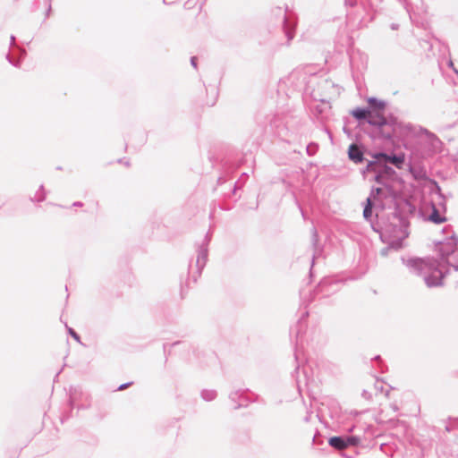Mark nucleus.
Segmentation results:
<instances>
[{
	"instance_id": "11",
	"label": "nucleus",
	"mask_w": 458,
	"mask_h": 458,
	"mask_svg": "<svg viewBox=\"0 0 458 458\" xmlns=\"http://www.w3.org/2000/svg\"><path fill=\"white\" fill-rule=\"evenodd\" d=\"M394 132V129H391V130H386V131H383V135L386 137V138H390L391 135L393 134Z\"/></svg>"
},
{
	"instance_id": "14",
	"label": "nucleus",
	"mask_w": 458,
	"mask_h": 458,
	"mask_svg": "<svg viewBox=\"0 0 458 458\" xmlns=\"http://www.w3.org/2000/svg\"><path fill=\"white\" fill-rule=\"evenodd\" d=\"M131 384H124V385H121L119 387H118V390H123L125 389L128 386H130Z\"/></svg>"
},
{
	"instance_id": "8",
	"label": "nucleus",
	"mask_w": 458,
	"mask_h": 458,
	"mask_svg": "<svg viewBox=\"0 0 458 458\" xmlns=\"http://www.w3.org/2000/svg\"><path fill=\"white\" fill-rule=\"evenodd\" d=\"M351 114L353 117H355L358 120L364 119V118L368 119L369 109L365 110V109H361V108H356V109L352 110Z\"/></svg>"
},
{
	"instance_id": "1",
	"label": "nucleus",
	"mask_w": 458,
	"mask_h": 458,
	"mask_svg": "<svg viewBox=\"0 0 458 458\" xmlns=\"http://www.w3.org/2000/svg\"><path fill=\"white\" fill-rule=\"evenodd\" d=\"M368 103L369 106L368 123L379 128L388 126L389 123L384 114L386 109V103L374 98H369L368 99Z\"/></svg>"
},
{
	"instance_id": "7",
	"label": "nucleus",
	"mask_w": 458,
	"mask_h": 458,
	"mask_svg": "<svg viewBox=\"0 0 458 458\" xmlns=\"http://www.w3.org/2000/svg\"><path fill=\"white\" fill-rule=\"evenodd\" d=\"M204 0H188L185 4V8L194 9L196 13H199L202 10Z\"/></svg>"
},
{
	"instance_id": "15",
	"label": "nucleus",
	"mask_w": 458,
	"mask_h": 458,
	"mask_svg": "<svg viewBox=\"0 0 458 458\" xmlns=\"http://www.w3.org/2000/svg\"><path fill=\"white\" fill-rule=\"evenodd\" d=\"M426 267H428V270H431L432 271V267H436L434 264H426Z\"/></svg>"
},
{
	"instance_id": "2",
	"label": "nucleus",
	"mask_w": 458,
	"mask_h": 458,
	"mask_svg": "<svg viewBox=\"0 0 458 458\" xmlns=\"http://www.w3.org/2000/svg\"><path fill=\"white\" fill-rule=\"evenodd\" d=\"M444 251L446 253L447 262L454 267L458 266V243L454 239H450L445 243Z\"/></svg>"
},
{
	"instance_id": "10",
	"label": "nucleus",
	"mask_w": 458,
	"mask_h": 458,
	"mask_svg": "<svg viewBox=\"0 0 458 458\" xmlns=\"http://www.w3.org/2000/svg\"><path fill=\"white\" fill-rule=\"evenodd\" d=\"M345 442L348 443V446L349 445H356L359 444V438L356 437H348L346 439H344Z\"/></svg>"
},
{
	"instance_id": "12",
	"label": "nucleus",
	"mask_w": 458,
	"mask_h": 458,
	"mask_svg": "<svg viewBox=\"0 0 458 458\" xmlns=\"http://www.w3.org/2000/svg\"><path fill=\"white\" fill-rule=\"evenodd\" d=\"M69 333L76 341L80 342V336L72 328H69Z\"/></svg>"
},
{
	"instance_id": "13",
	"label": "nucleus",
	"mask_w": 458,
	"mask_h": 458,
	"mask_svg": "<svg viewBox=\"0 0 458 458\" xmlns=\"http://www.w3.org/2000/svg\"><path fill=\"white\" fill-rule=\"evenodd\" d=\"M431 220H432V221H434V222H436V223H441V222L443 221L442 219H438L437 216V215H435V214H433V215L431 216Z\"/></svg>"
},
{
	"instance_id": "4",
	"label": "nucleus",
	"mask_w": 458,
	"mask_h": 458,
	"mask_svg": "<svg viewBox=\"0 0 458 458\" xmlns=\"http://www.w3.org/2000/svg\"><path fill=\"white\" fill-rule=\"evenodd\" d=\"M375 157L377 159H385L386 161H388L390 162L391 164H393L394 165H395L397 168H402L403 163H404V155H400V156H388L386 154H384V153H379L377 155L375 156Z\"/></svg>"
},
{
	"instance_id": "3",
	"label": "nucleus",
	"mask_w": 458,
	"mask_h": 458,
	"mask_svg": "<svg viewBox=\"0 0 458 458\" xmlns=\"http://www.w3.org/2000/svg\"><path fill=\"white\" fill-rule=\"evenodd\" d=\"M443 273L437 267H432L430 276L426 277L428 286H438L442 284Z\"/></svg>"
},
{
	"instance_id": "5",
	"label": "nucleus",
	"mask_w": 458,
	"mask_h": 458,
	"mask_svg": "<svg viewBox=\"0 0 458 458\" xmlns=\"http://www.w3.org/2000/svg\"><path fill=\"white\" fill-rule=\"evenodd\" d=\"M329 445L337 450H344L348 446V443L340 437H333L329 439Z\"/></svg>"
},
{
	"instance_id": "9",
	"label": "nucleus",
	"mask_w": 458,
	"mask_h": 458,
	"mask_svg": "<svg viewBox=\"0 0 458 458\" xmlns=\"http://www.w3.org/2000/svg\"><path fill=\"white\" fill-rule=\"evenodd\" d=\"M372 215V202L370 199H367L366 206L363 210V216L366 219H369Z\"/></svg>"
},
{
	"instance_id": "6",
	"label": "nucleus",
	"mask_w": 458,
	"mask_h": 458,
	"mask_svg": "<svg viewBox=\"0 0 458 458\" xmlns=\"http://www.w3.org/2000/svg\"><path fill=\"white\" fill-rule=\"evenodd\" d=\"M349 157L354 162H360L362 160V153L360 151L359 148L352 144L349 148Z\"/></svg>"
}]
</instances>
